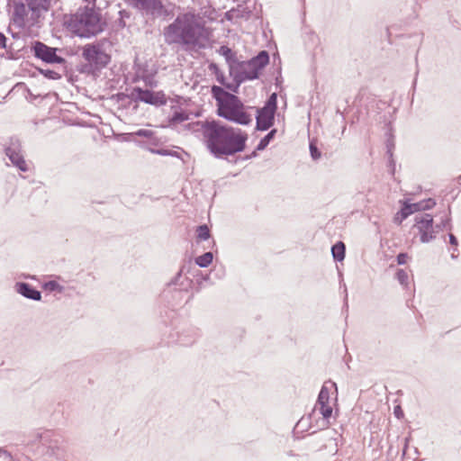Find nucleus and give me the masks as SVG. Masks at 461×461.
I'll list each match as a JSON object with an SVG mask.
<instances>
[{"label":"nucleus","mask_w":461,"mask_h":461,"mask_svg":"<svg viewBox=\"0 0 461 461\" xmlns=\"http://www.w3.org/2000/svg\"><path fill=\"white\" fill-rule=\"evenodd\" d=\"M185 127L193 132H201L203 144L217 159H228L244 151L247 147L248 133L220 120L196 121Z\"/></svg>","instance_id":"nucleus-1"},{"label":"nucleus","mask_w":461,"mask_h":461,"mask_svg":"<svg viewBox=\"0 0 461 461\" xmlns=\"http://www.w3.org/2000/svg\"><path fill=\"white\" fill-rule=\"evenodd\" d=\"M163 34L168 43L196 46L200 49L205 48L201 40H208L204 26L189 13L178 14L173 23L164 28Z\"/></svg>","instance_id":"nucleus-2"},{"label":"nucleus","mask_w":461,"mask_h":461,"mask_svg":"<svg viewBox=\"0 0 461 461\" xmlns=\"http://www.w3.org/2000/svg\"><path fill=\"white\" fill-rule=\"evenodd\" d=\"M64 24L74 35L90 39L105 31L107 22L103 19L101 9L93 6H80L76 13L65 20Z\"/></svg>","instance_id":"nucleus-3"},{"label":"nucleus","mask_w":461,"mask_h":461,"mask_svg":"<svg viewBox=\"0 0 461 461\" xmlns=\"http://www.w3.org/2000/svg\"><path fill=\"white\" fill-rule=\"evenodd\" d=\"M87 43L82 47L81 56L85 63L79 64L77 70L81 74L97 77L112 60V56L104 50V41Z\"/></svg>","instance_id":"nucleus-4"},{"label":"nucleus","mask_w":461,"mask_h":461,"mask_svg":"<svg viewBox=\"0 0 461 461\" xmlns=\"http://www.w3.org/2000/svg\"><path fill=\"white\" fill-rule=\"evenodd\" d=\"M190 272V267L184 264L176 274L166 283L162 292L160 293V300L167 303L170 308L180 305L188 293L193 280L187 276H184V273Z\"/></svg>","instance_id":"nucleus-5"},{"label":"nucleus","mask_w":461,"mask_h":461,"mask_svg":"<svg viewBox=\"0 0 461 461\" xmlns=\"http://www.w3.org/2000/svg\"><path fill=\"white\" fill-rule=\"evenodd\" d=\"M132 8L140 11L144 15L152 20L168 22L175 17L176 5L163 0H126Z\"/></svg>","instance_id":"nucleus-6"},{"label":"nucleus","mask_w":461,"mask_h":461,"mask_svg":"<svg viewBox=\"0 0 461 461\" xmlns=\"http://www.w3.org/2000/svg\"><path fill=\"white\" fill-rule=\"evenodd\" d=\"M216 113L240 125H249L252 122L251 115L245 111L244 104L235 95H227V100H218Z\"/></svg>","instance_id":"nucleus-7"},{"label":"nucleus","mask_w":461,"mask_h":461,"mask_svg":"<svg viewBox=\"0 0 461 461\" xmlns=\"http://www.w3.org/2000/svg\"><path fill=\"white\" fill-rule=\"evenodd\" d=\"M277 94L272 93L265 102L264 105L257 109L256 130L260 131H268L275 124V117L277 112Z\"/></svg>","instance_id":"nucleus-8"},{"label":"nucleus","mask_w":461,"mask_h":461,"mask_svg":"<svg viewBox=\"0 0 461 461\" xmlns=\"http://www.w3.org/2000/svg\"><path fill=\"white\" fill-rule=\"evenodd\" d=\"M30 50L35 59H40L46 64L64 65L67 63V59L57 54L59 50V48L50 47L41 41H32Z\"/></svg>","instance_id":"nucleus-9"},{"label":"nucleus","mask_w":461,"mask_h":461,"mask_svg":"<svg viewBox=\"0 0 461 461\" xmlns=\"http://www.w3.org/2000/svg\"><path fill=\"white\" fill-rule=\"evenodd\" d=\"M134 109L138 108V103H144L155 107H161L167 104V98L163 90L154 91L153 89L142 88L140 86L132 87V95Z\"/></svg>","instance_id":"nucleus-10"},{"label":"nucleus","mask_w":461,"mask_h":461,"mask_svg":"<svg viewBox=\"0 0 461 461\" xmlns=\"http://www.w3.org/2000/svg\"><path fill=\"white\" fill-rule=\"evenodd\" d=\"M413 229H417L421 243H429L436 239L437 230L434 228L433 216L430 213L416 215Z\"/></svg>","instance_id":"nucleus-11"},{"label":"nucleus","mask_w":461,"mask_h":461,"mask_svg":"<svg viewBox=\"0 0 461 461\" xmlns=\"http://www.w3.org/2000/svg\"><path fill=\"white\" fill-rule=\"evenodd\" d=\"M269 53L267 50H260L256 56L251 59L245 60V67L248 68V74L245 78L249 80H256L259 78L262 70L269 63Z\"/></svg>","instance_id":"nucleus-12"},{"label":"nucleus","mask_w":461,"mask_h":461,"mask_svg":"<svg viewBox=\"0 0 461 461\" xmlns=\"http://www.w3.org/2000/svg\"><path fill=\"white\" fill-rule=\"evenodd\" d=\"M128 140L134 142L137 146L149 151L158 146L160 140L156 132L148 129H140L128 134Z\"/></svg>","instance_id":"nucleus-13"},{"label":"nucleus","mask_w":461,"mask_h":461,"mask_svg":"<svg viewBox=\"0 0 461 461\" xmlns=\"http://www.w3.org/2000/svg\"><path fill=\"white\" fill-rule=\"evenodd\" d=\"M229 66L230 76L232 77L233 84L228 83L226 88L230 89L233 93H238L240 86L249 78H245L248 74V69L245 67V60L240 61L238 59L235 62L230 63Z\"/></svg>","instance_id":"nucleus-14"},{"label":"nucleus","mask_w":461,"mask_h":461,"mask_svg":"<svg viewBox=\"0 0 461 461\" xmlns=\"http://www.w3.org/2000/svg\"><path fill=\"white\" fill-rule=\"evenodd\" d=\"M401 213L403 218H408L414 212L432 209L436 205L433 198H428L417 203H410L408 200L401 201Z\"/></svg>","instance_id":"nucleus-15"},{"label":"nucleus","mask_w":461,"mask_h":461,"mask_svg":"<svg viewBox=\"0 0 461 461\" xmlns=\"http://www.w3.org/2000/svg\"><path fill=\"white\" fill-rule=\"evenodd\" d=\"M52 0H26L30 12L29 20L32 25L40 22L43 13H47L51 6Z\"/></svg>","instance_id":"nucleus-16"},{"label":"nucleus","mask_w":461,"mask_h":461,"mask_svg":"<svg viewBox=\"0 0 461 461\" xmlns=\"http://www.w3.org/2000/svg\"><path fill=\"white\" fill-rule=\"evenodd\" d=\"M28 13L29 10L26 4V0H14L12 21L16 27H25Z\"/></svg>","instance_id":"nucleus-17"},{"label":"nucleus","mask_w":461,"mask_h":461,"mask_svg":"<svg viewBox=\"0 0 461 461\" xmlns=\"http://www.w3.org/2000/svg\"><path fill=\"white\" fill-rule=\"evenodd\" d=\"M14 288L18 294L26 299L40 302L42 298L41 292L29 283L18 281Z\"/></svg>","instance_id":"nucleus-18"},{"label":"nucleus","mask_w":461,"mask_h":461,"mask_svg":"<svg viewBox=\"0 0 461 461\" xmlns=\"http://www.w3.org/2000/svg\"><path fill=\"white\" fill-rule=\"evenodd\" d=\"M201 336V331L197 327L188 325L177 331V342L183 346L193 345Z\"/></svg>","instance_id":"nucleus-19"},{"label":"nucleus","mask_w":461,"mask_h":461,"mask_svg":"<svg viewBox=\"0 0 461 461\" xmlns=\"http://www.w3.org/2000/svg\"><path fill=\"white\" fill-rule=\"evenodd\" d=\"M2 145L5 156L23 153L22 141L20 138L15 135L6 138Z\"/></svg>","instance_id":"nucleus-20"},{"label":"nucleus","mask_w":461,"mask_h":461,"mask_svg":"<svg viewBox=\"0 0 461 461\" xmlns=\"http://www.w3.org/2000/svg\"><path fill=\"white\" fill-rule=\"evenodd\" d=\"M190 119V113L181 108L173 112L172 115L168 117V123L170 126L176 125Z\"/></svg>","instance_id":"nucleus-21"},{"label":"nucleus","mask_w":461,"mask_h":461,"mask_svg":"<svg viewBox=\"0 0 461 461\" xmlns=\"http://www.w3.org/2000/svg\"><path fill=\"white\" fill-rule=\"evenodd\" d=\"M451 221H452L451 208H450V205H448L447 212H445V214L440 217V221L438 223H437L436 225H434V228L437 230V233L445 229L451 231L453 229Z\"/></svg>","instance_id":"nucleus-22"},{"label":"nucleus","mask_w":461,"mask_h":461,"mask_svg":"<svg viewBox=\"0 0 461 461\" xmlns=\"http://www.w3.org/2000/svg\"><path fill=\"white\" fill-rule=\"evenodd\" d=\"M331 255L335 262H342L346 257V245L339 240L331 246Z\"/></svg>","instance_id":"nucleus-23"},{"label":"nucleus","mask_w":461,"mask_h":461,"mask_svg":"<svg viewBox=\"0 0 461 461\" xmlns=\"http://www.w3.org/2000/svg\"><path fill=\"white\" fill-rule=\"evenodd\" d=\"M14 167L19 169L22 172H27L29 170V167L24 158L23 153H18L11 156H6Z\"/></svg>","instance_id":"nucleus-24"},{"label":"nucleus","mask_w":461,"mask_h":461,"mask_svg":"<svg viewBox=\"0 0 461 461\" xmlns=\"http://www.w3.org/2000/svg\"><path fill=\"white\" fill-rule=\"evenodd\" d=\"M132 90L130 94H126L123 92H118L112 95V99L114 100L116 103L127 107L130 106L131 102H134V98L131 96Z\"/></svg>","instance_id":"nucleus-25"},{"label":"nucleus","mask_w":461,"mask_h":461,"mask_svg":"<svg viewBox=\"0 0 461 461\" xmlns=\"http://www.w3.org/2000/svg\"><path fill=\"white\" fill-rule=\"evenodd\" d=\"M195 233V239L197 243L208 240L212 237L211 230L209 226L205 223L198 225L196 227Z\"/></svg>","instance_id":"nucleus-26"},{"label":"nucleus","mask_w":461,"mask_h":461,"mask_svg":"<svg viewBox=\"0 0 461 461\" xmlns=\"http://www.w3.org/2000/svg\"><path fill=\"white\" fill-rule=\"evenodd\" d=\"M213 260V254L212 251L204 252L203 254L196 257L194 258V263L199 267H209Z\"/></svg>","instance_id":"nucleus-27"},{"label":"nucleus","mask_w":461,"mask_h":461,"mask_svg":"<svg viewBox=\"0 0 461 461\" xmlns=\"http://www.w3.org/2000/svg\"><path fill=\"white\" fill-rule=\"evenodd\" d=\"M218 52L220 55L223 56L226 63L228 65H230V63H233L236 61L237 55L236 52H234L230 47L226 45H222L219 48Z\"/></svg>","instance_id":"nucleus-28"},{"label":"nucleus","mask_w":461,"mask_h":461,"mask_svg":"<svg viewBox=\"0 0 461 461\" xmlns=\"http://www.w3.org/2000/svg\"><path fill=\"white\" fill-rule=\"evenodd\" d=\"M277 132L276 129H271L257 145V150H264L269 145V143L275 139Z\"/></svg>","instance_id":"nucleus-29"},{"label":"nucleus","mask_w":461,"mask_h":461,"mask_svg":"<svg viewBox=\"0 0 461 461\" xmlns=\"http://www.w3.org/2000/svg\"><path fill=\"white\" fill-rule=\"evenodd\" d=\"M208 68L209 70L216 77V80L222 86H224L226 87V85L228 83H226V77H225V75L224 73L221 70V68H219V66L214 63V62H211L208 66Z\"/></svg>","instance_id":"nucleus-30"},{"label":"nucleus","mask_w":461,"mask_h":461,"mask_svg":"<svg viewBox=\"0 0 461 461\" xmlns=\"http://www.w3.org/2000/svg\"><path fill=\"white\" fill-rule=\"evenodd\" d=\"M327 383H325L318 394L317 398V404L318 405H324L330 403V390L326 385Z\"/></svg>","instance_id":"nucleus-31"},{"label":"nucleus","mask_w":461,"mask_h":461,"mask_svg":"<svg viewBox=\"0 0 461 461\" xmlns=\"http://www.w3.org/2000/svg\"><path fill=\"white\" fill-rule=\"evenodd\" d=\"M36 70L45 78L50 80H59L62 77L59 73L53 69L36 68Z\"/></svg>","instance_id":"nucleus-32"},{"label":"nucleus","mask_w":461,"mask_h":461,"mask_svg":"<svg viewBox=\"0 0 461 461\" xmlns=\"http://www.w3.org/2000/svg\"><path fill=\"white\" fill-rule=\"evenodd\" d=\"M212 94L216 101V104H218V100H227V95H231L230 93L226 92L221 86H213L212 87Z\"/></svg>","instance_id":"nucleus-33"},{"label":"nucleus","mask_w":461,"mask_h":461,"mask_svg":"<svg viewBox=\"0 0 461 461\" xmlns=\"http://www.w3.org/2000/svg\"><path fill=\"white\" fill-rule=\"evenodd\" d=\"M319 409H320V413L322 415V418H323V426L324 427H327L328 424H329V421L328 420L331 417V414H332V408L331 406L329 404H324V405H319Z\"/></svg>","instance_id":"nucleus-34"},{"label":"nucleus","mask_w":461,"mask_h":461,"mask_svg":"<svg viewBox=\"0 0 461 461\" xmlns=\"http://www.w3.org/2000/svg\"><path fill=\"white\" fill-rule=\"evenodd\" d=\"M42 287L50 292L62 293L64 291V287L55 280H50L44 283Z\"/></svg>","instance_id":"nucleus-35"},{"label":"nucleus","mask_w":461,"mask_h":461,"mask_svg":"<svg viewBox=\"0 0 461 461\" xmlns=\"http://www.w3.org/2000/svg\"><path fill=\"white\" fill-rule=\"evenodd\" d=\"M193 276L195 278L197 285L200 286L203 282L210 281V274H204L203 271L199 269H194L193 272Z\"/></svg>","instance_id":"nucleus-36"},{"label":"nucleus","mask_w":461,"mask_h":461,"mask_svg":"<svg viewBox=\"0 0 461 461\" xmlns=\"http://www.w3.org/2000/svg\"><path fill=\"white\" fill-rule=\"evenodd\" d=\"M310 155L312 160H318L321 157V151L313 140H310L309 144Z\"/></svg>","instance_id":"nucleus-37"},{"label":"nucleus","mask_w":461,"mask_h":461,"mask_svg":"<svg viewBox=\"0 0 461 461\" xmlns=\"http://www.w3.org/2000/svg\"><path fill=\"white\" fill-rule=\"evenodd\" d=\"M395 278L402 285H406L409 276L404 269L399 268L395 273Z\"/></svg>","instance_id":"nucleus-38"},{"label":"nucleus","mask_w":461,"mask_h":461,"mask_svg":"<svg viewBox=\"0 0 461 461\" xmlns=\"http://www.w3.org/2000/svg\"><path fill=\"white\" fill-rule=\"evenodd\" d=\"M150 152L153 154H158L161 156H170V157H177V152L171 150V149H150Z\"/></svg>","instance_id":"nucleus-39"},{"label":"nucleus","mask_w":461,"mask_h":461,"mask_svg":"<svg viewBox=\"0 0 461 461\" xmlns=\"http://www.w3.org/2000/svg\"><path fill=\"white\" fill-rule=\"evenodd\" d=\"M385 147H386V155L388 157H392L393 155V149L395 147V143H394V140H393V136L390 135L386 141H385Z\"/></svg>","instance_id":"nucleus-40"},{"label":"nucleus","mask_w":461,"mask_h":461,"mask_svg":"<svg viewBox=\"0 0 461 461\" xmlns=\"http://www.w3.org/2000/svg\"><path fill=\"white\" fill-rule=\"evenodd\" d=\"M143 81L145 86L149 87V89H153L158 86V81L150 76L143 77Z\"/></svg>","instance_id":"nucleus-41"},{"label":"nucleus","mask_w":461,"mask_h":461,"mask_svg":"<svg viewBox=\"0 0 461 461\" xmlns=\"http://www.w3.org/2000/svg\"><path fill=\"white\" fill-rule=\"evenodd\" d=\"M447 236H448L449 244L454 247L455 251H457V247H458L457 238L451 231L448 232Z\"/></svg>","instance_id":"nucleus-42"},{"label":"nucleus","mask_w":461,"mask_h":461,"mask_svg":"<svg viewBox=\"0 0 461 461\" xmlns=\"http://www.w3.org/2000/svg\"><path fill=\"white\" fill-rule=\"evenodd\" d=\"M407 259H408V254L405 252H400L396 256V262L400 266L406 264Z\"/></svg>","instance_id":"nucleus-43"},{"label":"nucleus","mask_w":461,"mask_h":461,"mask_svg":"<svg viewBox=\"0 0 461 461\" xmlns=\"http://www.w3.org/2000/svg\"><path fill=\"white\" fill-rule=\"evenodd\" d=\"M395 166H396V164H395V160L393 158V155L392 157H388L387 167L392 175H394V173H395Z\"/></svg>","instance_id":"nucleus-44"},{"label":"nucleus","mask_w":461,"mask_h":461,"mask_svg":"<svg viewBox=\"0 0 461 461\" xmlns=\"http://www.w3.org/2000/svg\"><path fill=\"white\" fill-rule=\"evenodd\" d=\"M393 414L394 416L398 419V420H401L402 418H403L404 416V413H403V411L402 409V407L400 405H396L393 409Z\"/></svg>","instance_id":"nucleus-45"},{"label":"nucleus","mask_w":461,"mask_h":461,"mask_svg":"<svg viewBox=\"0 0 461 461\" xmlns=\"http://www.w3.org/2000/svg\"><path fill=\"white\" fill-rule=\"evenodd\" d=\"M407 218H403V216L401 213V209L397 212L393 218V222L397 225H401L404 220Z\"/></svg>","instance_id":"nucleus-46"},{"label":"nucleus","mask_w":461,"mask_h":461,"mask_svg":"<svg viewBox=\"0 0 461 461\" xmlns=\"http://www.w3.org/2000/svg\"><path fill=\"white\" fill-rule=\"evenodd\" d=\"M258 150H257V148H256L249 155H246L244 157H240L238 159L244 161V160H248V159L256 158L258 156Z\"/></svg>","instance_id":"nucleus-47"},{"label":"nucleus","mask_w":461,"mask_h":461,"mask_svg":"<svg viewBox=\"0 0 461 461\" xmlns=\"http://www.w3.org/2000/svg\"><path fill=\"white\" fill-rule=\"evenodd\" d=\"M6 41H7L6 36L3 32H0V49L6 48Z\"/></svg>","instance_id":"nucleus-48"},{"label":"nucleus","mask_w":461,"mask_h":461,"mask_svg":"<svg viewBox=\"0 0 461 461\" xmlns=\"http://www.w3.org/2000/svg\"><path fill=\"white\" fill-rule=\"evenodd\" d=\"M417 76H418V71L416 72V76H415V78L413 79L412 86H411L412 96L414 95L416 86H417Z\"/></svg>","instance_id":"nucleus-49"},{"label":"nucleus","mask_w":461,"mask_h":461,"mask_svg":"<svg viewBox=\"0 0 461 461\" xmlns=\"http://www.w3.org/2000/svg\"><path fill=\"white\" fill-rule=\"evenodd\" d=\"M282 82H283V78H282V77H281V75H280L279 77H277L276 78V86H281V84H282Z\"/></svg>","instance_id":"nucleus-50"},{"label":"nucleus","mask_w":461,"mask_h":461,"mask_svg":"<svg viewBox=\"0 0 461 461\" xmlns=\"http://www.w3.org/2000/svg\"><path fill=\"white\" fill-rule=\"evenodd\" d=\"M119 14H120L121 16H125L126 15L127 17H129V14H128V13L125 10L120 11Z\"/></svg>","instance_id":"nucleus-51"},{"label":"nucleus","mask_w":461,"mask_h":461,"mask_svg":"<svg viewBox=\"0 0 461 461\" xmlns=\"http://www.w3.org/2000/svg\"><path fill=\"white\" fill-rule=\"evenodd\" d=\"M456 251L453 249V253L451 254V258L456 259L457 258V255L456 254Z\"/></svg>","instance_id":"nucleus-52"},{"label":"nucleus","mask_w":461,"mask_h":461,"mask_svg":"<svg viewBox=\"0 0 461 461\" xmlns=\"http://www.w3.org/2000/svg\"><path fill=\"white\" fill-rule=\"evenodd\" d=\"M408 441L409 439L408 438H405V446H404V448H403V453H405L406 449H407V447H408Z\"/></svg>","instance_id":"nucleus-53"},{"label":"nucleus","mask_w":461,"mask_h":461,"mask_svg":"<svg viewBox=\"0 0 461 461\" xmlns=\"http://www.w3.org/2000/svg\"><path fill=\"white\" fill-rule=\"evenodd\" d=\"M119 24H120V26H121V27H124V26H125V23H124V21H123V20H122V19L120 20Z\"/></svg>","instance_id":"nucleus-54"},{"label":"nucleus","mask_w":461,"mask_h":461,"mask_svg":"<svg viewBox=\"0 0 461 461\" xmlns=\"http://www.w3.org/2000/svg\"><path fill=\"white\" fill-rule=\"evenodd\" d=\"M194 297V294H191L188 296L187 300H186V303L189 302L190 300H192Z\"/></svg>","instance_id":"nucleus-55"},{"label":"nucleus","mask_w":461,"mask_h":461,"mask_svg":"<svg viewBox=\"0 0 461 461\" xmlns=\"http://www.w3.org/2000/svg\"><path fill=\"white\" fill-rule=\"evenodd\" d=\"M458 184L461 185V175L458 176Z\"/></svg>","instance_id":"nucleus-56"},{"label":"nucleus","mask_w":461,"mask_h":461,"mask_svg":"<svg viewBox=\"0 0 461 461\" xmlns=\"http://www.w3.org/2000/svg\"><path fill=\"white\" fill-rule=\"evenodd\" d=\"M288 455H289V456H294V454L293 453V451H290V452L288 453Z\"/></svg>","instance_id":"nucleus-57"}]
</instances>
